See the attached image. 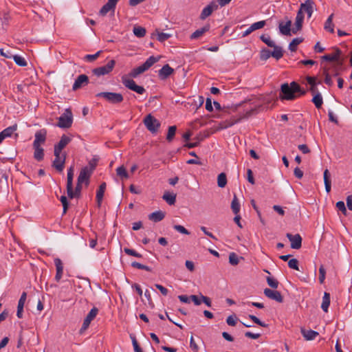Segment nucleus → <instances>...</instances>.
Returning <instances> with one entry per match:
<instances>
[{
	"label": "nucleus",
	"instance_id": "f257e3e1",
	"mask_svg": "<svg viewBox=\"0 0 352 352\" xmlns=\"http://www.w3.org/2000/svg\"><path fill=\"white\" fill-rule=\"evenodd\" d=\"M306 91L302 90L300 86L296 82H292L289 85L284 83L281 85L280 98L281 100H292L296 98V94L302 96Z\"/></svg>",
	"mask_w": 352,
	"mask_h": 352
},
{
	"label": "nucleus",
	"instance_id": "f03ea898",
	"mask_svg": "<svg viewBox=\"0 0 352 352\" xmlns=\"http://www.w3.org/2000/svg\"><path fill=\"white\" fill-rule=\"evenodd\" d=\"M160 59V56L155 57L153 56H150L147 60L140 66L135 67L131 70L129 74L130 77L136 78L140 74L144 73L148 70L151 66L155 63L158 62Z\"/></svg>",
	"mask_w": 352,
	"mask_h": 352
},
{
	"label": "nucleus",
	"instance_id": "7ed1b4c3",
	"mask_svg": "<svg viewBox=\"0 0 352 352\" xmlns=\"http://www.w3.org/2000/svg\"><path fill=\"white\" fill-rule=\"evenodd\" d=\"M97 98H103L105 101L112 104H118L124 100L123 96L120 93L103 91L96 95Z\"/></svg>",
	"mask_w": 352,
	"mask_h": 352
},
{
	"label": "nucleus",
	"instance_id": "20e7f679",
	"mask_svg": "<svg viewBox=\"0 0 352 352\" xmlns=\"http://www.w3.org/2000/svg\"><path fill=\"white\" fill-rule=\"evenodd\" d=\"M95 168L96 164L92 165L91 162H89V167L85 166L80 170L77 182L80 184L85 183L86 186H88L89 184V178Z\"/></svg>",
	"mask_w": 352,
	"mask_h": 352
},
{
	"label": "nucleus",
	"instance_id": "39448f33",
	"mask_svg": "<svg viewBox=\"0 0 352 352\" xmlns=\"http://www.w3.org/2000/svg\"><path fill=\"white\" fill-rule=\"evenodd\" d=\"M72 122V113L70 109H67L65 112L58 118V122L56 126L62 129H68L71 127Z\"/></svg>",
	"mask_w": 352,
	"mask_h": 352
},
{
	"label": "nucleus",
	"instance_id": "423d86ee",
	"mask_svg": "<svg viewBox=\"0 0 352 352\" xmlns=\"http://www.w3.org/2000/svg\"><path fill=\"white\" fill-rule=\"evenodd\" d=\"M143 122L146 126V129L152 133H157L161 125L159 120H157L151 114L147 115L144 118Z\"/></svg>",
	"mask_w": 352,
	"mask_h": 352
},
{
	"label": "nucleus",
	"instance_id": "0eeeda50",
	"mask_svg": "<svg viewBox=\"0 0 352 352\" xmlns=\"http://www.w3.org/2000/svg\"><path fill=\"white\" fill-rule=\"evenodd\" d=\"M122 82L126 88L138 93V94H143L146 92L145 89L142 86L136 85L135 82L133 79L128 78L126 76H122Z\"/></svg>",
	"mask_w": 352,
	"mask_h": 352
},
{
	"label": "nucleus",
	"instance_id": "6e6552de",
	"mask_svg": "<svg viewBox=\"0 0 352 352\" xmlns=\"http://www.w3.org/2000/svg\"><path fill=\"white\" fill-rule=\"evenodd\" d=\"M115 65L116 61L114 60H111L107 63V65L94 69L92 70V73L98 77L107 75L113 70Z\"/></svg>",
	"mask_w": 352,
	"mask_h": 352
},
{
	"label": "nucleus",
	"instance_id": "1a4fd4ad",
	"mask_svg": "<svg viewBox=\"0 0 352 352\" xmlns=\"http://www.w3.org/2000/svg\"><path fill=\"white\" fill-rule=\"evenodd\" d=\"M342 52L338 48H335L331 54H327L322 57V59L329 62H338L340 64L343 63L341 58Z\"/></svg>",
	"mask_w": 352,
	"mask_h": 352
},
{
	"label": "nucleus",
	"instance_id": "9d476101",
	"mask_svg": "<svg viewBox=\"0 0 352 352\" xmlns=\"http://www.w3.org/2000/svg\"><path fill=\"white\" fill-rule=\"evenodd\" d=\"M287 238L291 242V248L292 249L298 250L302 246V237L299 234H296L294 235L287 233L286 234Z\"/></svg>",
	"mask_w": 352,
	"mask_h": 352
},
{
	"label": "nucleus",
	"instance_id": "9b49d317",
	"mask_svg": "<svg viewBox=\"0 0 352 352\" xmlns=\"http://www.w3.org/2000/svg\"><path fill=\"white\" fill-rule=\"evenodd\" d=\"M47 131L45 129L37 131L35 133V139L33 142V146H41L46 140Z\"/></svg>",
	"mask_w": 352,
	"mask_h": 352
},
{
	"label": "nucleus",
	"instance_id": "f8f14e48",
	"mask_svg": "<svg viewBox=\"0 0 352 352\" xmlns=\"http://www.w3.org/2000/svg\"><path fill=\"white\" fill-rule=\"evenodd\" d=\"M74 168L73 166L67 170V193L70 199H72V184L74 178Z\"/></svg>",
	"mask_w": 352,
	"mask_h": 352
},
{
	"label": "nucleus",
	"instance_id": "ddd939ff",
	"mask_svg": "<svg viewBox=\"0 0 352 352\" xmlns=\"http://www.w3.org/2000/svg\"><path fill=\"white\" fill-rule=\"evenodd\" d=\"M265 296L267 298L274 300L278 302H282L283 301V298L280 292L276 290H272L269 288H265L263 292Z\"/></svg>",
	"mask_w": 352,
	"mask_h": 352
},
{
	"label": "nucleus",
	"instance_id": "4468645a",
	"mask_svg": "<svg viewBox=\"0 0 352 352\" xmlns=\"http://www.w3.org/2000/svg\"><path fill=\"white\" fill-rule=\"evenodd\" d=\"M89 83V78L85 74H80L79 75L77 78L76 79L72 89L74 91H76L82 87L87 85Z\"/></svg>",
	"mask_w": 352,
	"mask_h": 352
},
{
	"label": "nucleus",
	"instance_id": "2eb2a0df",
	"mask_svg": "<svg viewBox=\"0 0 352 352\" xmlns=\"http://www.w3.org/2000/svg\"><path fill=\"white\" fill-rule=\"evenodd\" d=\"M218 8V6L217 5L215 1H212L210 4H208L206 7H205L201 13L200 14V19L204 20L208 16L212 14V12Z\"/></svg>",
	"mask_w": 352,
	"mask_h": 352
},
{
	"label": "nucleus",
	"instance_id": "dca6fc26",
	"mask_svg": "<svg viewBox=\"0 0 352 352\" xmlns=\"http://www.w3.org/2000/svg\"><path fill=\"white\" fill-rule=\"evenodd\" d=\"M173 73L174 69L168 64H166L158 71V76L160 80H164Z\"/></svg>",
	"mask_w": 352,
	"mask_h": 352
},
{
	"label": "nucleus",
	"instance_id": "f3484780",
	"mask_svg": "<svg viewBox=\"0 0 352 352\" xmlns=\"http://www.w3.org/2000/svg\"><path fill=\"white\" fill-rule=\"evenodd\" d=\"M314 2L312 0H306L305 3L300 4V9L301 13L305 12L307 14L308 18H310L313 13V6Z\"/></svg>",
	"mask_w": 352,
	"mask_h": 352
},
{
	"label": "nucleus",
	"instance_id": "a211bd4d",
	"mask_svg": "<svg viewBox=\"0 0 352 352\" xmlns=\"http://www.w3.org/2000/svg\"><path fill=\"white\" fill-rule=\"evenodd\" d=\"M118 0H108V2L104 4L100 9L99 13L102 16H104L110 10H114Z\"/></svg>",
	"mask_w": 352,
	"mask_h": 352
},
{
	"label": "nucleus",
	"instance_id": "6ab92c4d",
	"mask_svg": "<svg viewBox=\"0 0 352 352\" xmlns=\"http://www.w3.org/2000/svg\"><path fill=\"white\" fill-rule=\"evenodd\" d=\"M54 265L56 266V274L55 276V280L59 282L63 276V264L62 261L59 258L54 259Z\"/></svg>",
	"mask_w": 352,
	"mask_h": 352
},
{
	"label": "nucleus",
	"instance_id": "aec40b11",
	"mask_svg": "<svg viewBox=\"0 0 352 352\" xmlns=\"http://www.w3.org/2000/svg\"><path fill=\"white\" fill-rule=\"evenodd\" d=\"M304 20V14L301 13L300 10H298L296 17L295 28L292 29V32L296 34L298 31L302 29V23Z\"/></svg>",
	"mask_w": 352,
	"mask_h": 352
},
{
	"label": "nucleus",
	"instance_id": "412c9836",
	"mask_svg": "<svg viewBox=\"0 0 352 352\" xmlns=\"http://www.w3.org/2000/svg\"><path fill=\"white\" fill-rule=\"evenodd\" d=\"M17 129V124H14L12 126H8L1 132H0V144L6 138L10 137L12 133Z\"/></svg>",
	"mask_w": 352,
	"mask_h": 352
},
{
	"label": "nucleus",
	"instance_id": "4be33fe9",
	"mask_svg": "<svg viewBox=\"0 0 352 352\" xmlns=\"http://www.w3.org/2000/svg\"><path fill=\"white\" fill-rule=\"evenodd\" d=\"M26 297H27V294L25 292H23L19 298V300L18 302V306H17V312H16V316L19 318H21L23 317V307H24L25 302L26 300Z\"/></svg>",
	"mask_w": 352,
	"mask_h": 352
},
{
	"label": "nucleus",
	"instance_id": "5701e85b",
	"mask_svg": "<svg viewBox=\"0 0 352 352\" xmlns=\"http://www.w3.org/2000/svg\"><path fill=\"white\" fill-rule=\"evenodd\" d=\"M164 217L165 212L161 210L155 211L148 215V219L155 223L161 221Z\"/></svg>",
	"mask_w": 352,
	"mask_h": 352
},
{
	"label": "nucleus",
	"instance_id": "b1692460",
	"mask_svg": "<svg viewBox=\"0 0 352 352\" xmlns=\"http://www.w3.org/2000/svg\"><path fill=\"white\" fill-rule=\"evenodd\" d=\"M291 21H287L285 24H283L282 22L279 23L278 28L280 32L283 35L290 36L291 35Z\"/></svg>",
	"mask_w": 352,
	"mask_h": 352
},
{
	"label": "nucleus",
	"instance_id": "393cba45",
	"mask_svg": "<svg viewBox=\"0 0 352 352\" xmlns=\"http://www.w3.org/2000/svg\"><path fill=\"white\" fill-rule=\"evenodd\" d=\"M65 154L63 155V159L60 157V158L55 157L54 162H53V166L59 172L63 171L64 166H65Z\"/></svg>",
	"mask_w": 352,
	"mask_h": 352
},
{
	"label": "nucleus",
	"instance_id": "a878e982",
	"mask_svg": "<svg viewBox=\"0 0 352 352\" xmlns=\"http://www.w3.org/2000/svg\"><path fill=\"white\" fill-rule=\"evenodd\" d=\"M210 28V26L209 24H207V25H204L203 28H200L199 30H197L195 32H194L190 35V38L191 39H197V38H199L204 33H206V32L209 31Z\"/></svg>",
	"mask_w": 352,
	"mask_h": 352
},
{
	"label": "nucleus",
	"instance_id": "bb28decb",
	"mask_svg": "<svg viewBox=\"0 0 352 352\" xmlns=\"http://www.w3.org/2000/svg\"><path fill=\"white\" fill-rule=\"evenodd\" d=\"M301 333L304 338L307 340H314L317 336H318V333L314 330H306L305 329H301Z\"/></svg>",
	"mask_w": 352,
	"mask_h": 352
},
{
	"label": "nucleus",
	"instance_id": "cd10ccee",
	"mask_svg": "<svg viewBox=\"0 0 352 352\" xmlns=\"http://www.w3.org/2000/svg\"><path fill=\"white\" fill-rule=\"evenodd\" d=\"M324 182L327 192H329L331 188V174L328 169L324 171Z\"/></svg>",
	"mask_w": 352,
	"mask_h": 352
},
{
	"label": "nucleus",
	"instance_id": "c85d7f7f",
	"mask_svg": "<svg viewBox=\"0 0 352 352\" xmlns=\"http://www.w3.org/2000/svg\"><path fill=\"white\" fill-rule=\"evenodd\" d=\"M274 50L271 52L272 56L276 60L280 59L283 56V50L281 47L274 45Z\"/></svg>",
	"mask_w": 352,
	"mask_h": 352
},
{
	"label": "nucleus",
	"instance_id": "c756f323",
	"mask_svg": "<svg viewBox=\"0 0 352 352\" xmlns=\"http://www.w3.org/2000/svg\"><path fill=\"white\" fill-rule=\"evenodd\" d=\"M164 199L169 205H173L176 201V194L173 192H166L163 197Z\"/></svg>",
	"mask_w": 352,
	"mask_h": 352
},
{
	"label": "nucleus",
	"instance_id": "7c9ffc66",
	"mask_svg": "<svg viewBox=\"0 0 352 352\" xmlns=\"http://www.w3.org/2000/svg\"><path fill=\"white\" fill-rule=\"evenodd\" d=\"M329 305H330V294L327 292H324V296L322 298V302L321 305L322 309L324 312H327Z\"/></svg>",
	"mask_w": 352,
	"mask_h": 352
},
{
	"label": "nucleus",
	"instance_id": "2f4dec72",
	"mask_svg": "<svg viewBox=\"0 0 352 352\" xmlns=\"http://www.w3.org/2000/svg\"><path fill=\"white\" fill-rule=\"evenodd\" d=\"M333 14H331L327 19L324 28L325 30L330 32L331 33L334 32V25L333 23Z\"/></svg>",
	"mask_w": 352,
	"mask_h": 352
},
{
	"label": "nucleus",
	"instance_id": "473e14b6",
	"mask_svg": "<svg viewBox=\"0 0 352 352\" xmlns=\"http://www.w3.org/2000/svg\"><path fill=\"white\" fill-rule=\"evenodd\" d=\"M34 149V157L37 161H41L44 157V150L41 146H33Z\"/></svg>",
	"mask_w": 352,
	"mask_h": 352
},
{
	"label": "nucleus",
	"instance_id": "72a5a7b5",
	"mask_svg": "<svg viewBox=\"0 0 352 352\" xmlns=\"http://www.w3.org/2000/svg\"><path fill=\"white\" fill-rule=\"evenodd\" d=\"M231 208L234 214H237L240 211V204L235 194L231 203Z\"/></svg>",
	"mask_w": 352,
	"mask_h": 352
},
{
	"label": "nucleus",
	"instance_id": "f704fd0d",
	"mask_svg": "<svg viewBox=\"0 0 352 352\" xmlns=\"http://www.w3.org/2000/svg\"><path fill=\"white\" fill-rule=\"evenodd\" d=\"M312 102H314L317 109H320L322 107L323 100L322 95L320 92H318L312 98Z\"/></svg>",
	"mask_w": 352,
	"mask_h": 352
},
{
	"label": "nucleus",
	"instance_id": "c9c22d12",
	"mask_svg": "<svg viewBox=\"0 0 352 352\" xmlns=\"http://www.w3.org/2000/svg\"><path fill=\"white\" fill-rule=\"evenodd\" d=\"M303 41L302 38H294L289 45V50L292 52H295L297 46Z\"/></svg>",
	"mask_w": 352,
	"mask_h": 352
},
{
	"label": "nucleus",
	"instance_id": "e433bc0d",
	"mask_svg": "<svg viewBox=\"0 0 352 352\" xmlns=\"http://www.w3.org/2000/svg\"><path fill=\"white\" fill-rule=\"evenodd\" d=\"M71 140H72L70 138L67 137L65 135H63L60 138V140L58 142V143L56 145L60 148L61 149H63L71 142Z\"/></svg>",
	"mask_w": 352,
	"mask_h": 352
},
{
	"label": "nucleus",
	"instance_id": "4c0bfd02",
	"mask_svg": "<svg viewBox=\"0 0 352 352\" xmlns=\"http://www.w3.org/2000/svg\"><path fill=\"white\" fill-rule=\"evenodd\" d=\"M227 184V177L226 175L224 173H221L218 175L217 177V184L220 188H223L226 186Z\"/></svg>",
	"mask_w": 352,
	"mask_h": 352
},
{
	"label": "nucleus",
	"instance_id": "58836bf2",
	"mask_svg": "<svg viewBox=\"0 0 352 352\" xmlns=\"http://www.w3.org/2000/svg\"><path fill=\"white\" fill-rule=\"evenodd\" d=\"M133 33L137 37L142 38L146 34V29L140 26H135Z\"/></svg>",
	"mask_w": 352,
	"mask_h": 352
},
{
	"label": "nucleus",
	"instance_id": "ea45409f",
	"mask_svg": "<svg viewBox=\"0 0 352 352\" xmlns=\"http://www.w3.org/2000/svg\"><path fill=\"white\" fill-rule=\"evenodd\" d=\"M261 40L265 43L268 47H274L275 45V43L274 41H272L270 38V36L267 34H262L260 37Z\"/></svg>",
	"mask_w": 352,
	"mask_h": 352
},
{
	"label": "nucleus",
	"instance_id": "a19ab883",
	"mask_svg": "<svg viewBox=\"0 0 352 352\" xmlns=\"http://www.w3.org/2000/svg\"><path fill=\"white\" fill-rule=\"evenodd\" d=\"M176 131V126H171L168 127V133L166 136V140L168 142H171L173 140L175 135Z\"/></svg>",
	"mask_w": 352,
	"mask_h": 352
},
{
	"label": "nucleus",
	"instance_id": "79ce46f5",
	"mask_svg": "<svg viewBox=\"0 0 352 352\" xmlns=\"http://www.w3.org/2000/svg\"><path fill=\"white\" fill-rule=\"evenodd\" d=\"M12 57L13 58L16 64L19 66L25 67L27 65L26 60L22 56H20L19 55H14Z\"/></svg>",
	"mask_w": 352,
	"mask_h": 352
},
{
	"label": "nucleus",
	"instance_id": "37998d69",
	"mask_svg": "<svg viewBox=\"0 0 352 352\" xmlns=\"http://www.w3.org/2000/svg\"><path fill=\"white\" fill-rule=\"evenodd\" d=\"M116 173L117 175L122 179H127L129 177L128 173L123 166L118 167L116 169Z\"/></svg>",
	"mask_w": 352,
	"mask_h": 352
},
{
	"label": "nucleus",
	"instance_id": "c03bdc74",
	"mask_svg": "<svg viewBox=\"0 0 352 352\" xmlns=\"http://www.w3.org/2000/svg\"><path fill=\"white\" fill-rule=\"evenodd\" d=\"M271 51L268 49L264 48L261 51L260 53V58L262 60H267L270 56H272Z\"/></svg>",
	"mask_w": 352,
	"mask_h": 352
},
{
	"label": "nucleus",
	"instance_id": "a18cd8bd",
	"mask_svg": "<svg viewBox=\"0 0 352 352\" xmlns=\"http://www.w3.org/2000/svg\"><path fill=\"white\" fill-rule=\"evenodd\" d=\"M131 266L134 268L140 269V270H144L148 272L151 271V268L147 265H144L143 264H141L138 262L134 261L131 263Z\"/></svg>",
	"mask_w": 352,
	"mask_h": 352
},
{
	"label": "nucleus",
	"instance_id": "49530a36",
	"mask_svg": "<svg viewBox=\"0 0 352 352\" xmlns=\"http://www.w3.org/2000/svg\"><path fill=\"white\" fill-rule=\"evenodd\" d=\"M336 206L338 210L340 211L344 215L346 216L347 214L346 208L345 206L344 201H338L336 203Z\"/></svg>",
	"mask_w": 352,
	"mask_h": 352
},
{
	"label": "nucleus",
	"instance_id": "de8ad7c7",
	"mask_svg": "<svg viewBox=\"0 0 352 352\" xmlns=\"http://www.w3.org/2000/svg\"><path fill=\"white\" fill-rule=\"evenodd\" d=\"M104 192L102 191V190H99L98 189L97 192H96V202H97V206L98 208H100L101 206V204H102V199H103V197H104Z\"/></svg>",
	"mask_w": 352,
	"mask_h": 352
},
{
	"label": "nucleus",
	"instance_id": "09e8293b",
	"mask_svg": "<svg viewBox=\"0 0 352 352\" xmlns=\"http://www.w3.org/2000/svg\"><path fill=\"white\" fill-rule=\"evenodd\" d=\"M266 280H267V284L272 288L276 289L278 287V281L276 279H275L272 277H270V276H267Z\"/></svg>",
	"mask_w": 352,
	"mask_h": 352
},
{
	"label": "nucleus",
	"instance_id": "8fccbe9b",
	"mask_svg": "<svg viewBox=\"0 0 352 352\" xmlns=\"http://www.w3.org/2000/svg\"><path fill=\"white\" fill-rule=\"evenodd\" d=\"M229 262L232 265H236L239 262L238 256L234 252L230 253L229 255Z\"/></svg>",
	"mask_w": 352,
	"mask_h": 352
},
{
	"label": "nucleus",
	"instance_id": "3c124183",
	"mask_svg": "<svg viewBox=\"0 0 352 352\" xmlns=\"http://www.w3.org/2000/svg\"><path fill=\"white\" fill-rule=\"evenodd\" d=\"M98 313V308L96 307H93L90 311L89 312V314H87V316H86V318L92 321L95 318L96 316H97Z\"/></svg>",
	"mask_w": 352,
	"mask_h": 352
},
{
	"label": "nucleus",
	"instance_id": "603ef678",
	"mask_svg": "<svg viewBox=\"0 0 352 352\" xmlns=\"http://www.w3.org/2000/svg\"><path fill=\"white\" fill-rule=\"evenodd\" d=\"M248 318L250 319H251L254 323H256V324H258V325H259L261 327H267V324H265V322H262L259 318H258L256 316H255L254 315H249Z\"/></svg>",
	"mask_w": 352,
	"mask_h": 352
},
{
	"label": "nucleus",
	"instance_id": "864d4df0",
	"mask_svg": "<svg viewBox=\"0 0 352 352\" xmlns=\"http://www.w3.org/2000/svg\"><path fill=\"white\" fill-rule=\"evenodd\" d=\"M82 184L80 183L77 182L75 191L72 190V199L74 197H79L82 190Z\"/></svg>",
	"mask_w": 352,
	"mask_h": 352
},
{
	"label": "nucleus",
	"instance_id": "5fc2aeb1",
	"mask_svg": "<svg viewBox=\"0 0 352 352\" xmlns=\"http://www.w3.org/2000/svg\"><path fill=\"white\" fill-rule=\"evenodd\" d=\"M288 266L291 269L299 270L298 261L296 258H292V259L289 260Z\"/></svg>",
	"mask_w": 352,
	"mask_h": 352
},
{
	"label": "nucleus",
	"instance_id": "6e6d98bb",
	"mask_svg": "<svg viewBox=\"0 0 352 352\" xmlns=\"http://www.w3.org/2000/svg\"><path fill=\"white\" fill-rule=\"evenodd\" d=\"M60 201L62 203L63 207V214H66L68 208H69V203L67 201V199L65 196H61L60 198Z\"/></svg>",
	"mask_w": 352,
	"mask_h": 352
},
{
	"label": "nucleus",
	"instance_id": "4d7b16f0",
	"mask_svg": "<svg viewBox=\"0 0 352 352\" xmlns=\"http://www.w3.org/2000/svg\"><path fill=\"white\" fill-rule=\"evenodd\" d=\"M102 51H98L95 54H87L85 56L84 59L89 62L94 61L100 54Z\"/></svg>",
	"mask_w": 352,
	"mask_h": 352
},
{
	"label": "nucleus",
	"instance_id": "13d9d810",
	"mask_svg": "<svg viewBox=\"0 0 352 352\" xmlns=\"http://www.w3.org/2000/svg\"><path fill=\"white\" fill-rule=\"evenodd\" d=\"M237 317L236 315L229 316L226 319V322L229 326L234 327L236 324Z\"/></svg>",
	"mask_w": 352,
	"mask_h": 352
},
{
	"label": "nucleus",
	"instance_id": "bf43d9fd",
	"mask_svg": "<svg viewBox=\"0 0 352 352\" xmlns=\"http://www.w3.org/2000/svg\"><path fill=\"white\" fill-rule=\"evenodd\" d=\"M124 252L126 254L130 255V256H135V257H138V258H141L142 257V254H139L138 252H137L135 250H134L133 249L125 248L124 249Z\"/></svg>",
	"mask_w": 352,
	"mask_h": 352
},
{
	"label": "nucleus",
	"instance_id": "052dcab7",
	"mask_svg": "<svg viewBox=\"0 0 352 352\" xmlns=\"http://www.w3.org/2000/svg\"><path fill=\"white\" fill-rule=\"evenodd\" d=\"M326 271L323 265H320L319 268V282L322 284L325 279Z\"/></svg>",
	"mask_w": 352,
	"mask_h": 352
},
{
	"label": "nucleus",
	"instance_id": "680f3d73",
	"mask_svg": "<svg viewBox=\"0 0 352 352\" xmlns=\"http://www.w3.org/2000/svg\"><path fill=\"white\" fill-rule=\"evenodd\" d=\"M265 25V21H260L251 25V29L254 30L263 28Z\"/></svg>",
	"mask_w": 352,
	"mask_h": 352
},
{
	"label": "nucleus",
	"instance_id": "e2e57ef3",
	"mask_svg": "<svg viewBox=\"0 0 352 352\" xmlns=\"http://www.w3.org/2000/svg\"><path fill=\"white\" fill-rule=\"evenodd\" d=\"M171 36L170 34L164 32H158L157 33V40L160 42H164L168 40Z\"/></svg>",
	"mask_w": 352,
	"mask_h": 352
},
{
	"label": "nucleus",
	"instance_id": "0e129e2a",
	"mask_svg": "<svg viewBox=\"0 0 352 352\" xmlns=\"http://www.w3.org/2000/svg\"><path fill=\"white\" fill-rule=\"evenodd\" d=\"M173 228L182 234H186V235L190 234V232L181 225H175L173 226Z\"/></svg>",
	"mask_w": 352,
	"mask_h": 352
},
{
	"label": "nucleus",
	"instance_id": "69168bd1",
	"mask_svg": "<svg viewBox=\"0 0 352 352\" xmlns=\"http://www.w3.org/2000/svg\"><path fill=\"white\" fill-rule=\"evenodd\" d=\"M190 300L194 302L195 305H199L202 302V300L200 297L196 295L190 296Z\"/></svg>",
	"mask_w": 352,
	"mask_h": 352
},
{
	"label": "nucleus",
	"instance_id": "338daca9",
	"mask_svg": "<svg viewBox=\"0 0 352 352\" xmlns=\"http://www.w3.org/2000/svg\"><path fill=\"white\" fill-rule=\"evenodd\" d=\"M132 343H133V346L134 351L135 352H143L142 349L140 346V345H139L137 340L135 339V338H133Z\"/></svg>",
	"mask_w": 352,
	"mask_h": 352
},
{
	"label": "nucleus",
	"instance_id": "774afa93",
	"mask_svg": "<svg viewBox=\"0 0 352 352\" xmlns=\"http://www.w3.org/2000/svg\"><path fill=\"white\" fill-rule=\"evenodd\" d=\"M190 347L194 352H197L199 350V347L197 344L195 343L192 336L190 337Z\"/></svg>",
	"mask_w": 352,
	"mask_h": 352
}]
</instances>
